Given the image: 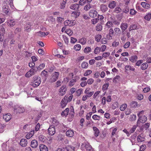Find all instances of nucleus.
Masks as SVG:
<instances>
[{
    "mask_svg": "<svg viewBox=\"0 0 151 151\" xmlns=\"http://www.w3.org/2000/svg\"><path fill=\"white\" fill-rule=\"evenodd\" d=\"M41 83V79L40 77L35 76L32 79V85L34 87H37Z\"/></svg>",
    "mask_w": 151,
    "mask_h": 151,
    "instance_id": "obj_1",
    "label": "nucleus"
},
{
    "mask_svg": "<svg viewBox=\"0 0 151 151\" xmlns=\"http://www.w3.org/2000/svg\"><path fill=\"white\" fill-rule=\"evenodd\" d=\"M137 122V125L139 127H140L143 124L145 123L147 120V117L145 115L140 116Z\"/></svg>",
    "mask_w": 151,
    "mask_h": 151,
    "instance_id": "obj_2",
    "label": "nucleus"
},
{
    "mask_svg": "<svg viewBox=\"0 0 151 151\" xmlns=\"http://www.w3.org/2000/svg\"><path fill=\"white\" fill-rule=\"evenodd\" d=\"M84 147L86 149L87 151H94L91 146L88 143H83L81 147L83 148Z\"/></svg>",
    "mask_w": 151,
    "mask_h": 151,
    "instance_id": "obj_3",
    "label": "nucleus"
},
{
    "mask_svg": "<svg viewBox=\"0 0 151 151\" xmlns=\"http://www.w3.org/2000/svg\"><path fill=\"white\" fill-rule=\"evenodd\" d=\"M37 71V70L36 69L31 68L30 70L27 72L25 74V76L27 78L33 75H34Z\"/></svg>",
    "mask_w": 151,
    "mask_h": 151,
    "instance_id": "obj_4",
    "label": "nucleus"
},
{
    "mask_svg": "<svg viewBox=\"0 0 151 151\" xmlns=\"http://www.w3.org/2000/svg\"><path fill=\"white\" fill-rule=\"evenodd\" d=\"M37 71V70L36 69L31 68L30 70L27 72L25 74V76L27 78L33 75H34Z\"/></svg>",
    "mask_w": 151,
    "mask_h": 151,
    "instance_id": "obj_5",
    "label": "nucleus"
},
{
    "mask_svg": "<svg viewBox=\"0 0 151 151\" xmlns=\"http://www.w3.org/2000/svg\"><path fill=\"white\" fill-rule=\"evenodd\" d=\"M37 71V70L36 69L31 68L30 70L27 72L25 74V76L27 78L33 75H34Z\"/></svg>",
    "mask_w": 151,
    "mask_h": 151,
    "instance_id": "obj_6",
    "label": "nucleus"
},
{
    "mask_svg": "<svg viewBox=\"0 0 151 151\" xmlns=\"http://www.w3.org/2000/svg\"><path fill=\"white\" fill-rule=\"evenodd\" d=\"M48 132L49 135L52 136L55 132V129L54 126H50L48 129Z\"/></svg>",
    "mask_w": 151,
    "mask_h": 151,
    "instance_id": "obj_7",
    "label": "nucleus"
},
{
    "mask_svg": "<svg viewBox=\"0 0 151 151\" xmlns=\"http://www.w3.org/2000/svg\"><path fill=\"white\" fill-rule=\"evenodd\" d=\"M64 23L65 26H72L76 24V22L74 20H67L64 22Z\"/></svg>",
    "mask_w": 151,
    "mask_h": 151,
    "instance_id": "obj_8",
    "label": "nucleus"
},
{
    "mask_svg": "<svg viewBox=\"0 0 151 151\" xmlns=\"http://www.w3.org/2000/svg\"><path fill=\"white\" fill-rule=\"evenodd\" d=\"M9 11V7L6 3L3 4L2 12L5 14H7Z\"/></svg>",
    "mask_w": 151,
    "mask_h": 151,
    "instance_id": "obj_9",
    "label": "nucleus"
},
{
    "mask_svg": "<svg viewBox=\"0 0 151 151\" xmlns=\"http://www.w3.org/2000/svg\"><path fill=\"white\" fill-rule=\"evenodd\" d=\"M66 91V86H63L60 89L58 94L60 95L63 96L65 93Z\"/></svg>",
    "mask_w": 151,
    "mask_h": 151,
    "instance_id": "obj_10",
    "label": "nucleus"
},
{
    "mask_svg": "<svg viewBox=\"0 0 151 151\" xmlns=\"http://www.w3.org/2000/svg\"><path fill=\"white\" fill-rule=\"evenodd\" d=\"M59 75V73L58 72H55L53 73L52 77L50 80V81L51 82H53L56 81Z\"/></svg>",
    "mask_w": 151,
    "mask_h": 151,
    "instance_id": "obj_11",
    "label": "nucleus"
},
{
    "mask_svg": "<svg viewBox=\"0 0 151 151\" xmlns=\"http://www.w3.org/2000/svg\"><path fill=\"white\" fill-rule=\"evenodd\" d=\"M67 99L68 96H65L64 99L62 100L60 102V107L61 108H64L66 106L68 102Z\"/></svg>",
    "mask_w": 151,
    "mask_h": 151,
    "instance_id": "obj_12",
    "label": "nucleus"
},
{
    "mask_svg": "<svg viewBox=\"0 0 151 151\" xmlns=\"http://www.w3.org/2000/svg\"><path fill=\"white\" fill-rule=\"evenodd\" d=\"M89 16L92 18L96 17L98 15V12L95 10H91L89 12Z\"/></svg>",
    "mask_w": 151,
    "mask_h": 151,
    "instance_id": "obj_13",
    "label": "nucleus"
},
{
    "mask_svg": "<svg viewBox=\"0 0 151 151\" xmlns=\"http://www.w3.org/2000/svg\"><path fill=\"white\" fill-rule=\"evenodd\" d=\"M91 89L89 88H87L84 91V93L85 94L88 95V97H91L93 94V91H91Z\"/></svg>",
    "mask_w": 151,
    "mask_h": 151,
    "instance_id": "obj_14",
    "label": "nucleus"
},
{
    "mask_svg": "<svg viewBox=\"0 0 151 151\" xmlns=\"http://www.w3.org/2000/svg\"><path fill=\"white\" fill-rule=\"evenodd\" d=\"M32 26V25L31 23L29 22L27 23L24 25V29L27 32L30 31L31 30Z\"/></svg>",
    "mask_w": 151,
    "mask_h": 151,
    "instance_id": "obj_15",
    "label": "nucleus"
},
{
    "mask_svg": "<svg viewBox=\"0 0 151 151\" xmlns=\"http://www.w3.org/2000/svg\"><path fill=\"white\" fill-rule=\"evenodd\" d=\"M48 34V32L45 33L41 31H39L35 33L36 36L41 37H45Z\"/></svg>",
    "mask_w": 151,
    "mask_h": 151,
    "instance_id": "obj_16",
    "label": "nucleus"
},
{
    "mask_svg": "<svg viewBox=\"0 0 151 151\" xmlns=\"http://www.w3.org/2000/svg\"><path fill=\"white\" fill-rule=\"evenodd\" d=\"M20 145L22 147H25L27 144V141L25 139H22L20 142Z\"/></svg>",
    "mask_w": 151,
    "mask_h": 151,
    "instance_id": "obj_17",
    "label": "nucleus"
},
{
    "mask_svg": "<svg viewBox=\"0 0 151 151\" xmlns=\"http://www.w3.org/2000/svg\"><path fill=\"white\" fill-rule=\"evenodd\" d=\"M15 112L19 113H22L25 111V109L23 107H18L17 109H14Z\"/></svg>",
    "mask_w": 151,
    "mask_h": 151,
    "instance_id": "obj_18",
    "label": "nucleus"
},
{
    "mask_svg": "<svg viewBox=\"0 0 151 151\" xmlns=\"http://www.w3.org/2000/svg\"><path fill=\"white\" fill-rule=\"evenodd\" d=\"M30 145L32 148H36L38 145V142L35 139L31 141Z\"/></svg>",
    "mask_w": 151,
    "mask_h": 151,
    "instance_id": "obj_19",
    "label": "nucleus"
},
{
    "mask_svg": "<svg viewBox=\"0 0 151 151\" xmlns=\"http://www.w3.org/2000/svg\"><path fill=\"white\" fill-rule=\"evenodd\" d=\"M39 147L40 151H48L47 147L44 145H40Z\"/></svg>",
    "mask_w": 151,
    "mask_h": 151,
    "instance_id": "obj_20",
    "label": "nucleus"
},
{
    "mask_svg": "<svg viewBox=\"0 0 151 151\" xmlns=\"http://www.w3.org/2000/svg\"><path fill=\"white\" fill-rule=\"evenodd\" d=\"M79 4H74L71 5L70 8L71 9H73L74 10H77L79 8Z\"/></svg>",
    "mask_w": 151,
    "mask_h": 151,
    "instance_id": "obj_21",
    "label": "nucleus"
},
{
    "mask_svg": "<svg viewBox=\"0 0 151 151\" xmlns=\"http://www.w3.org/2000/svg\"><path fill=\"white\" fill-rule=\"evenodd\" d=\"M74 134V132L73 130L70 129L67 130L66 132V135L69 137H72Z\"/></svg>",
    "mask_w": 151,
    "mask_h": 151,
    "instance_id": "obj_22",
    "label": "nucleus"
},
{
    "mask_svg": "<svg viewBox=\"0 0 151 151\" xmlns=\"http://www.w3.org/2000/svg\"><path fill=\"white\" fill-rule=\"evenodd\" d=\"M3 118L6 122L9 121L11 118L10 114H6L4 115Z\"/></svg>",
    "mask_w": 151,
    "mask_h": 151,
    "instance_id": "obj_23",
    "label": "nucleus"
},
{
    "mask_svg": "<svg viewBox=\"0 0 151 151\" xmlns=\"http://www.w3.org/2000/svg\"><path fill=\"white\" fill-rule=\"evenodd\" d=\"M128 26V24L125 23H122L120 26V28L122 31H125L127 28Z\"/></svg>",
    "mask_w": 151,
    "mask_h": 151,
    "instance_id": "obj_24",
    "label": "nucleus"
},
{
    "mask_svg": "<svg viewBox=\"0 0 151 151\" xmlns=\"http://www.w3.org/2000/svg\"><path fill=\"white\" fill-rule=\"evenodd\" d=\"M69 111V109L67 108L61 113V115L62 116H66L68 115Z\"/></svg>",
    "mask_w": 151,
    "mask_h": 151,
    "instance_id": "obj_25",
    "label": "nucleus"
},
{
    "mask_svg": "<svg viewBox=\"0 0 151 151\" xmlns=\"http://www.w3.org/2000/svg\"><path fill=\"white\" fill-rule=\"evenodd\" d=\"M34 134V130L31 131L28 133L26 136V138L28 139H30L32 137Z\"/></svg>",
    "mask_w": 151,
    "mask_h": 151,
    "instance_id": "obj_26",
    "label": "nucleus"
},
{
    "mask_svg": "<svg viewBox=\"0 0 151 151\" xmlns=\"http://www.w3.org/2000/svg\"><path fill=\"white\" fill-rule=\"evenodd\" d=\"M7 25L10 27H13L15 24L14 20L13 19L8 20L7 22Z\"/></svg>",
    "mask_w": 151,
    "mask_h": 151,
    "instance_id": "obj_27",
    "label": "nucleus"
},
{
    "mask_svg": "<svg viewBox=\"0 0 151 151\" xmlns=\"http://www.w3.org/2000/svg\"><path fill=\"white\" fill-rule=\"evenodd\" d=\"M116 5V3L115 1H113L110 2L108 4V7L110 9L114 8Z\"/></svg>",
    "mask_w": 151,
    "mask_h": 151,
    "instance_id": "obj_28",
    "label": "nucleus"
},
{
    "mask_svg": "<svg viewBox=\"0 0 151 151\" xmlns=\"http://www.w3.org/2000/svg\"><path fill=\"white\" fill-rule=\"evenodd\" d=\"M78 41L79 43L83 45H85L86 43L87 40L86 39L85 37H82L81 39H80Z\"/></svg>",
    "mask_w": 151,
    "mask_h": 151,
    "instance_id": "obj_29",
    "label": "nucleus"
},
{
    "mask_svg": "<svg viewBox=\"0 0 151 151\" xmlns=\"http://www.w3.org/2000/svg\"><path fill=\"white\" fill-rule=\"evenodd\" d=\"M100 9L103 12H105L108 9L107 6L103 4L101 5Z\"/></svg>",
    "mask_w": 151,
    "mask_h": 151,
    "instance_id": "obj_30",
    "label": "nucleus"
},
{
    "mask_svg": "<svg viewBox=\"0 0 151 151\" xmlns=\"http://www.w3.org/2000/svg\"><path fill=\"white\" fill-rule=\"evenodd\" d=\"M137 60V57L135 55L132 56L129 58V60L132 62L134 63L136 62Z\"/></svg>",
    "mask_w": 151,
    "mask_h": 151,
    "instance_id": "obj_31",
    "label": "nucleus"
},
{
    "mask_svg": "<svg viewBox=\"0 0 151 151\" xmlns=\"http://www.w3.org/2000/svg\"><path fill=\"white\" fill-rule=\"evenodd\" d=\"M67 151H74L75 147L71 146L68 145L65 147Z\"/></svg>",
    "mask_w": 151,
    "mask_h": 151,
    "instance_id": "obj_32",
    "label": "nucleus"
},
{
    "mask_svg": "<svg viewBox=\"0 0 151 151\" xmlns=\"http://www.w3.org/2000/svg\"><path fill=\"white\" fill-rule=\"evenodd\" d=\"M106 26L108 28H110L113 27L114 24L112 22L109 21L106 23Z\"/></svg>",
    "mask_w": 151,
    "mask_h": 151,
    "instance_id": "obj_33",
    "label": "nucleus"
},
{
    "mask_svg": "<svg viewBox=\"0 0 151 151\" xmlns=\"http://www.w3.org/2000/svg\"><path fill=\"white\" fill-rule=\"evenodd\" d=\"M39 139L41 142H46V138L45 137L42 135H40L39 137Z\"/></svg>",
    "mask_w": 151,
    "mask_h": 151,
    "instance_id": "obj_34",
    "label": "nucleus"
},
{
    "mask_svg": "<svg viewBox=\"0 0 151 151\" xmlns=\"http://www.w3.org/2000/svg\"><path fill=\"white\" fill-rule=\"evenodd\" d=\"M93 129L94 131V133L95 136L96 137L98 136L99 133V131L98 129L96 127H93Z\"/></svg>",
    "mask_w": 151,
    "mask_h": 151,
    "instance_id": "obj_35",
    "label": "nucleus"
},
{
    "mask_svg": "<svg viewBox=\"0 0 151 151\" xmlns=\"http://www.w3.org/2000/svg\"><path fill=\"white\" fill-rule=\"evenodd\" d=\"M141 4L143 7L147 9L150 7V4L145 2H141Z\"/></svg>",
    "mask_w": 151,
    "mask_h": 151,
    "instance_id": "obj_36",
    "label": "nucleus"
},
{
    "mask_svg": "<svg viewBox=\"0 0 151 151\" xmlns=\"http://www.w3.org/2000/svg\"><path fill=\"white\" fill-rule=\"evenodd\" d=\"M145 138L141 135H138L137 137V140L138 142H142L144 141Z\"/></svg>",
    "mask_w": 151,
    "mask_h": 151,
    "instance_id": "obj_37",
    "label": "nucleus"
},
{
    "mask_svg": "<svg viewBox=\"0 0 151 151\" xmlns=\"http://www.w3.org/2000/svg\"><path fill=\"white\" fill-rule=\"evenodd\" d=\"M88 63L86 62H83L81 64V66L83 68H87L88 67Z\"/></svg>",
    "mask_w": 151,
    "mask_h": 151,
    "instance_id": "obj_38",
    "label": "nucleus"
},
{
    "mask_svg": "<svg viewBox=\"0 0 151 151\" xmlns=\"http://www.w3.org/2000/svg\"><path fill=\"white\" fill-rule=\"evenodd\" d=\"M91 49L90 47H86L84 50V52L85 53H88L91 52Z\"/></svg>",
    "mask_w": 151,
    "mask_h": 151,
    "instance_id": "obj_39",
    "label": "nucleus"
},
{
    "mask_svg": "<svg viewBox=\"0 0 151 151\" xmlns=\"http://www.w3.org/2000/svg\"><path fill=\"white\" fill-rule=\"evenodd\" d=\"M148 67V65L146 63H145L142 64L141 66V68L142 70H145Z\"/></svg>",
    "mask_w": 151,
    "mask_h": 151,
    "instance_id": "obj_40",
    "label": "nucleus"
},
{
    "mask_svg": "<svg viewBox=\"0 0 151 151\" xmlns=\"http://www.w3.org/2000/svg\"><path fill=\"white\" fill-rule=\"evenodd\" d=\"M125 68L127 70H130L132 71H134L135 70V68L129 65H126Z\"/></svg>",
    "mask_w": 151,
    "mask_h": 151,
    "instance_id": "obj_41",
    "label": "nucleus"
},
{
    "mask_svg": "<svg viewBox=\"0 0 151 151\" xmlns=\"http://www.w3.org/2000/svg\"><path fill=\"white\" fill-rule=\"evenodd\" d=\"M115 33L116 35H119L121 33V30L120 29L117 27L115 28L114 29Z\"/></svg>",
    "mask_w": 151,
    "mask_h": 151,
    "instance_id": "obj_42",
    "label": "nucleus"
},
{
    "mask_svg": "<svg viewBox=\"0 0 151 151\" xmlns=\"http://www.w3.org/2000/svg\"><path fill=\"white\" fill-rule=\"evenodd\" d=\"M92 118L95 120L99 121L101 119V117L95 114L92 116Z\"/></svg>",
    "mask_w": 151,
    "mask_h": 151,
    "instance_id": "obj_43",
    "label": "nucleus"
},
{
    "mask_svg": "<svg viewBox=\"0 0 151 151\" xmlns=\"http://www.w3.org/2000/svg\"><path fill=\"white\" fill-rule=\"evenodd\" d=\"M81 46L79 44H77L75 45L74 47V49L76 51L80 50H81Z\"/></svg>",
    "mask_w": 151,
    "mask_h": 151,
    "instance_id": "obj_44",
    "label": "nucleus"
},
{
    "mask_svg": "<svg viewBox=\"0 0 151 151\" xmlns=\"http://www.w3.org/2000/svg\"><path fill=\"white\" fill-rule=\"evenodd\" d=\"M92 73V70H87L85 71L83 74V75L84 76H88L91 74Z\"/></svg>",
    "mask_w": 151,
    "mask_h": 151,
    "instance_id": "obj_45",
    "label": "nucleus"
},
{
    "mask_svg": "<svg viewBox=\"0 0 151 151\" xmlns=\"http://www.w3.org/2000/svg\"><path fill=\"white\" fill-rule=\"evenodd\" d=\"M101 51V48L100 47H97L94 49V53L95 54L99 53Z\"/></svg>",
    "mask_w": 151,
    "mask_h": 151,
    "instance_id": "obj_46",
    "label": "nucleus"
},
{
    "mask_svg": "<svg viewBox=\"0 0 151 151\" xmlns=\"http://www.w3.org/2000/svg\"><path fill=\"white\" fill-rule=\"evenodd\" d=\"M136 115L133 114L130 116L129 117V120L130 121H133L136 120Z\"/></svg>",
    "mask_w": 151,
    "mask_h": 151,
    "instance_id": "obj_47",
    "label": "nucleus"
},
{
    "mask_svg": "<svg viewBox=\"0 0 151 151\" xmlns=\"http://www.w3.org/2000/svg\"><path fill=\"white\" fill-rule=\"evenodd\" d=\"M151 18V14L148 13L147 14L146 16L144 18L147 20L149 21Z\"/></svg>",
    "mask_w": 151,
    "mask_h": 151,
    "instance_id": "obj_48",
    "label": "nucleus"
},
{
    "mask_svg": "<svg viewBox=\"0 0 151 151\" xmlns=\"http://www.w3.org/2000/svg\"><path fill=\"white\" fill-rule=\"evenodd\" d=\"M109 86V83H107L105 84H104L103 86L102 87V90L103 91H104L108 89V88Z\"/></svg>",
    "mask_w": 151,
    "mask_h": 151,
    "instance_id": "obj_49",
    "label": "nucleus"
},
{
    "mask_svg": "<svg viewBox=\"0 0 151 151\" xmlns=\"http://www.w3.org/2000/svg\"><path fill=\"white\" fill-rule=\"evenodd\" d=\"M79 13L76 11L73 12L71 13L72 16L75 17H78L79 16Z\"/></svg>",
    "mask_w": 151,
    "mask_h": 151,
    "instance_id": "obj_50",
    "label": "nucleus"
},
{
    "mask_svg": "<svg viewBox=\"0 0 151 151\" xmlns=\"http://www.w3.org/2000/svg\"><path fill=\"white\" fill-rule=\"evenodd\" d=\"M120 76H116L113 79V82L114 83H116L118 81H119Z\"/></svg>",
    "mask_w": 151,
    "mask_h": 151,
    "instance_id": "obj_51",
    "label": "nucleus"
},
{
    "mask_svg": "<svg viewBox=\"0 0 151 151\" xmlns=\"http://www.w3.org/2000/svg\"><path fill=\"white\" fill-rule=\"evenodd\" d=\"M127 104H123L120 107V109L121 111H124L127 107Z\"/></svg>",
    "mask_w": 151,
    "mask_h": 151,
    "instance_id": "obj_52",
    "label": "nucleus"
},
{
    "mask_svg": "<svg viewBox=\"0 0 151 151\" xmlns=\"http://www.w3.org/2000/svg\"><path fill=\"white\" fill-rule=\"evenodd\" d=\"M91 8L90 4H88L85 5L84 7V9L85 11H88Z\"/></svg>",
    "mask_w": 151,
    "mask_h": 151,
    "instance_id": "obj_53",
    "label": "nucleus"
},
{
    "mask_svg": "<svg viewBox=\"0 0 151 151\" xmlns=\"http://www.w3.org/2000/svg\"><path fill=\"white\" fill-rule=\"evenodd\" d=\"M65 32L70 36L72 35L73 34L72 31L70 29H67L65 31Z\"/></svg>",
    "mask_w": 151,
    "mask_h": 151,
    "instance_id": "obj_54",
    "label": "nucleus"
},
{
    "mask_svg": "<svg viewBox=\"0 0 151 151\" xmlns=\"http://www.w3.org/2000/svg\"><path fill=\"white\" fill-rule=\"evenodd\" d=\"M101 38V36L100 35H97L95 37V40L97 42H99Z\"/></svg>",
    "mask_w": 151,
    "mask_h": 151,
    "instance_id": "obj_55",
    "label": "nucleus"
},
{
    "mask_svg": "<svg viewBox=\"0 0 151 151\" xmlns=\"http://www.w3.org/2000/svg\"><path fill=\"white\" fill-rule=\"evenodd\" d=\"M86 3V0H80L78 4H79V6H83Z\"/></svg>",
    "mask_w": 151,
    "mask_h": 151,
    "instance_id": "obj_56",
    "label": "nucleus"
},
{
    "mask_svg": "<svg viewBox=\"0 0 151 151\" xmlns=\"http://www.w3.org/2000/svg\"><path fill=\"white\" fill-rule=\"evenodd\" d=\"M45 65L44 63H42L40 65L37 67V70H40L43 69L45 67Z\"/></svg>",
    "mask_w": 151,
    "mask_h": 151,
    "instance_id": "obj_57",
    "label": "nucleus"
},
{
    "mask_svg": "<svg viewBox=\"0 0 151 151\" xmlns=\"http://www.w3.org/2000/svg\"><path fill=\"white\" fill-rule=\"evenodd\" d=\"M102 26L100 24H98L96 27V30L98 31H101L102 30Z\"/></svg>",
    "mask_w": 151,
    "mask_h": 151,
    "instance_id": "obj_58",
    "label": "nucleus"
},
{
    "mask_svg": "<svg viewBox=\"0 0 151 151\" xmlns=\"http://www.w3.org/2000/svg\"><path fill=\"white\" fill-rule=\"evenodd\" d=\"M114 11L116 13H119L121 12L122 9L119 7H116L115 8Z\"/></svg>",
    "mask_w": 151,
    "mask_h": 151,
    "instance_id": "obj_59",
    "label": "nucleus"
},
{
    "mask_svg": "<svg viewBox=\"0 0 151 151\" xmlns=\"http://www.w3.org/2000/svg\"><path fill=\"white\" fill-rule=\"evenodd\" d=\"M125 6V7L123 10V12L126 13H127L129 12V8L127 6Z\"/></svg>",
    "mask_w": 151,
    "mask_h": 151,
    "instance_id": "obj_60",
    "label": "nucleus"
},
{
    "mask_svg": "<svg viewBox=\"0 0 151 151\" xmlns=\"http://www.w3.org/2000/svg\"><path fill=\"white\" fill-rule=\"evenodd\" d=\"M63 39L65 43L68 44L69 42L68 38L65 36H63Z\"/></svg>",
    "mask_w": 151,
    "mask_h": 151,
    "instance_id": "obj_61",
    "label": "nucleus"
},
{
    "mask_svg": "<svg viewBox=\"0 0 151 151\" xmlns=\"http://www.w3.org/2000/svg\"><path fill=\"white\" fill-rule=\"evenodd\" d=\"M48 74V72L45 71V70H44L41 73V75L42 76H45L46 77Z\"/></svg>",
    "mask_w": 151,
    "mask_h": 151,
    "instance_id": "obj_62",
    "label": "nucleus"
},
{
    "mask_svg": "<svg viewBox=\"0 0 151 151\" xmlns=\"http://www.w3.org/2000/svg\"><path fill=\"white\" fill-rule=\"evenodd\" d=\"M76 81L75 79L72 80L69 83V86H73L75 84Z\"/></svg>",
    "mask_w": 151,
    "mask_h": 151,
    "instance_id": "obj_63",
    "label": "nucleus"
},
{
    "mask_svg": "<svg viewBox=\"0 0 151 151\" xmlns=\"http://www.w3.org/2000/svg\"><path fill=\"white\" fill-rule=\"evenodd\" d=\"M138 105L137 102L135 101H132V107L133 108H136Z\"/></svg>",
    "mask_w": 151,
    "mask_h": 151,
    "instance_id": "obj_64",
    "label": "nucleus"
}]
</instances>
